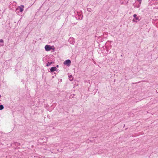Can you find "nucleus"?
<instances>
[{"instance_id":"obj_1","label":"nucleus","mask_w":158,"mask_h":158,"mask_svg":"<svg viewBox=\"0 0 158 158\" xmlns=\"http://www.w3.org/2000/svg\"><path fill=\"white\" fill-rule=\"evenodd\" d=\"M77 15L75 17V18L79 20H81L83 18V16L81 11L77 12Z\"/></svg>"},{"instance_id":"obj_2","label":"nucleus","mask_w":158,"mask_h":158,"mask_svg":"<svg viewBox=\"0 0 158 158\" xmlns=\"http://www.w3.org/2000/svg\"><path fill=\"white\" fill-rule=\"evenodd\" d=\"M133 16L134 19H132L133 22L137 23L141 19V18L140 16H137L136 14H134Z\"/></svg>"},{"instance_id":"obj_3","label":"nucleus","mask_w":158,"mask_h":158,"mask_svg":"<svg viewBox=\"0 0 158 158\" xmlns=\"http://www.w3.org/2000/svg\"><path fill=\"white\" fill-rule=\"evenodd\" d=\"M71 63V60L69 59H68L64 62L63 64L64 65H66L68 66H70Z\"/></svg>"},{"instance_id":"obj_4","label":"nucleus","mask_w":158,"mask_h":158,"mask_svg":"<svg viewBox=\"0 0 158 158\" xmlns=\"http://www.w3.org/2000/svg\"><path fill=\"white\" fill-rule=\"evenodd\" d=\"M24 7V5H21L20 6H19L17 9L16 10H19L20 12H22L23 11V8Z\"/></svg>"},{"instance_id":"obj_5","label":"nucleus","mask_w":158,"mask_h":158,"mask_svg":"<svg viewBox=\"0 0 158 158\" xmlns=\"http://www.w3.org/2000/svg\"><path fill=\"white\" fill-rule=\"evenodd\" d=\"M45 49L46 51H48L52 49V47L50 45H46L45 46Z\"/></svg>"},{"instance_id":"obj_6","label":"nucleus","mask_w":158,"mask_h":158,"mask_svg":"<svg viewBox=\"0 0 158 158\" xmlns=\"http://www.w3.org/2000/svg\"><path fill=\"white\" fill-rule=\"evenodd\" d=\"M69 42L70 44H74L75 42L74 39L73 38L70 37L69 40Z\"/></svg>"},{"instance_id":"obj_7","label":"nucleus","mask_w":158,"mask_h":158,"mask_svg":"<svg viewBox=\"0 0 158 158\" xmlns=\"http://www.w3.org/2000/svg\"><path fill=\"white\" fill-rule=\"evenodd\" d=\"M57 70V69L56 67H51L50 69V72H53L55 71H56Z\"/></svg>"},{"instance_id":"obj_8","label":"nucleus","mask_w":158,"mask_h":158,"mask_svg":"<svg viewBox=\"0 0 158 158\" xmlns=\"http://www.w3.org/2000/svg\"><path fill=\"white\" fill-rule=\"evenodd\" d=\"M53 63V62L52 61H51V62H48L46 64V66L47 67L49 66L51 64Z\"/></svg>"},{"instance_id":"obj_9","label":"nucleus","mask_w":158,"mask_h":158,"mask_svg":"<svg viewBox=\"0 0 158 158\" xmlns=\"http://www.w3.org/2000/svg\"><path fill=\"white\" fill-rule=\"evenodd\" d=\"M4 108V106L2 105H0V110H2Z\"/></svg>"},{"instance_id":"obj_10","label":"nucleus","mask_w":158,"mask_h":158,"mask_svg":"<svg viewBox=\"0 0 158 158\" xmlns=\"http://www.w3.org/2000/svg\"><path fill=\"white\" fill-rule=\"evenodd\" d=\"M69 77L70 81H72L73 80V77L72 75L69 76Z\"/></svg>"},{"instance_id":"obj_11","label":"nucleus","mask_w":158,"mask_h":158,"mask_svg":"<svg viewBox=\"0 0 158 158\" xmlns=\"http://www.w3.org/2000/svg\"><path fill=\"white\" fill-rule=\"evenodd\" d=\"M87 10L89 12H90L91 11V9L89 8H88L87 9Z\"/></svg>"},{"instance_id":"obj_12","label":"nucleus","mask_w":158,"mask_h":158,"mask_svg":"<svg viewBox=\"0 0 158 158\" xmlns=\"http://www.w3.org/2000/svg\"><path fill=\"white\" fill-rule=\"evenodd\" d=\"M3 40L2 39H0V43H2L3 44Z\"/></svg>"},{"instance_id":"obj_13","label":"nucleus","mask_w":158,"mask_h":158,"mask_svg":"<svg viewBox=\"0 0 158 158\" xmlns=\"http://www.w3.org/2000/svg\"><path fill=\"white\" fill-rule=\"evenodd\" d=\"M138 1L139 2V4L140 5L141 2L142 0H138Z\"/></svg>"},{"instance_id":"obj_14","label":"nucleus","mask_w":158,"mask_h":158,"mask_svg":"<svg viewBox=\"0 0 158 158\" xmlns=\"http://www.w3.org/2000/svg\"><path fill=\"white\" fill-rule=\"evenodd\" d=\"M56 68H58L59 67V65H56Z\"/></svg>"},{"instance_id":"obj_15","label":"nucleus","mask_w":158,"mask_h":158,"mask_svg":"<svg viewBox=\"0 0 158 158\" xmlns=\"http://www.w3.org/2000/svg\"><path fill=\"white\" fill-rule=\"evenodd\" d=\"M107 52H108V49H107Z\"/></svg>"},{"instance_id":"obj_16","label":"nucleus","mask_w":158,"mask_h":158,"mask_svg":"<svg viewBox=\"0 0 158 158\" xmlns=\"http://www.w3.org/2000/svg\"><path fill=\"white\" fill-rule=\"evenodd\" d=\"M125 124H124V126H123V127H125Z\"/></svg>"},{"instance_id":"obj_17","label":"nucleus","mask_w":158,"mask_h":158,"mask_svg":"<svg viewBox=\"0 0 158 158\" xmlns=\"http://www.w3.org/2000/svg\"><path fill=\"white\" fill-rule=\"evenodd\" d=\"M1 95L0 94V98H1Z\"/></svg>"},{"instance_id":"obj_18","label":"nucleus","mask_w":158,"mask_h":158,"mask_svg":"<svg viewBox=\"0 0 158 158\" xmlns=\"http://www.w3.org/2000/svg\"><path fill=\"white\" fill-rule=\"evenodd\" d=\"M3 44H2L1 45L3 46Z\"/></svg>"},{"instance_id":"obj_19","label":"nucleus","mask_w":158,"mask_h":158,"mask_svg":"<svg viewBox=\"0 0 158 158\" xmlns=\"http://www.w3.org/2000/svg\"><path fill=\"white\" fill-rule=\"evenodd\" d=\"M20 143H19V145H20Z\"/></svg>"}]
</instances>
